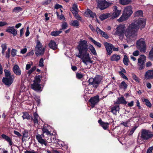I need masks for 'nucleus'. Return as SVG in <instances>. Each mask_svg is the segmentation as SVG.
<instances>
[{"instance_id":"obj_1","label":"nucleus","mask_w":153,"mask_h":153,"mask_svg":"<svg viewBox=\"0 0 153 153\" xmlns=\"http://www.w3.org/2000/svg\"><path fill=\"white\" fill-rule=\"evenodd\" d=\"M77 49L79 51V54L76 56L80 58L85 65H87L89 63H92L93 61L91 60L89 54L88 52V46L86 41L84 40L80 41L79 45L77 46ZM88 49L95 56L97 55L96 50L92 45H90Z\"/></svg>"},{"instance_id":"obj_2","label":"nucleus","mask_w":153,"mask_h":153,"mask_svg":"<svg viewBox=\"0 0 153 153\" xmlns=\"http://www.w3.org/2000/svg\"><path fill=\"white\" fill-rule=\"evenodd\" d=\"M146 20L143 18L135 19L129 25L126 33L127 39L134 38L137 36V32L139 28L142 29L146 25Z\"/></svg>"},{"instance_id":"obj_3","label":"nucleus","mask_w":153,"mask_h":153,"mask_svg":"<svg viewBox=\"0 0 153 153\" xmlns=\"http://www.w3.org/2000/svg\"><path fill=\"white\" fill-rule=\"evenodd\" d=\"M126 26L124 24H120L118 25L115 30V32L113 34L115 35L118 36L120 39H123L124 35L126 36V33L128 29V28L125 30Z\"/></svg>"},{"instance_id":"obj_4","label":"nucleus","mask_w":153,"mask_h":153,"mask_svg":"<svg viewBox=\"0 0 153 153\" xmlns=\"http://www.w3.org/2000/svg\"><path fill=\"white\" fill-rule=\"evenodd\" d=\"M133 13L132 7L129 6L126 7L124 9L123 13L118 19V21L122 22L127 20Z\"/></svg>"},{"instance_id":"obj_5","label":"nucleus","mask_w":153,"mask_h":153,"mask_svg":"<svg viewBox=\"0 0 153 153\" xmlns=\"http://www.w3.org/2000/svg\"><path fill=\"white\" fill-rule=\"evenodd\" d=\"M41 77L37 76L35 77L33 81V83L31 85V88L36 91H41V86L40 83L41 81Z\"/></svg>"},{"instance_id":"obj_6","label":"nucleus","mask_w":153,"mask_h":153,"mask_svg":"<svg viewBox=\"0 0 153 153\" xmlns=\"http://www.w3.org/2000/svg\"><path fill=\"white\" fill-rule=\"evenodd\" d=\"M45 50V48L43 47L42 43L39 41L37 40L34 49L36 55L37 56L42 55L44 53Z\"/></svg>"},{"instance_id":"obj_7","label":"nucleus","mask_w":153,"mask_h":153,"mask_svg":"<svg viewBox=\"0 0 153 153\" xmlns=\"http://www.w3.org/2000/svg\"><path fill=\"white\" fill-rule=\"evenodd\" d=\"M36 138L39 143L42 145L44 144L45 146L47 145V142L50 143L52 142L51 139L50 140H49L48 137H45L43 134L41 135L38 134L36 135Z\"/></svg>"},{"instance_id":"obj_8","label":"nucleus","mask_w":153,"mask_h":153,"mask_svg":"<svg viewBox=\"0 0 153 153\" xmlns=\"http://www.w3.org/2000/svg\"><path fill=\"white\" fill-rule=\"evenodd\" d=\"M136 47L139 49L140 52L144 53L146 52V45L143 39H140L137 42Z\"/></svg>"},{"instance_id":"obj_9","label":"nucleus","mask_w":153,"mask_h":153,"mask_svg":"<svg viewBox=\"0 0 153 153\" xmlns=\"http://www.w3.org/2000/svg\"><path fill=\"white\" fill-rule=\"evenodd\" d=\"M153 137V132L146 129H143L141 131V138L144 140H147Z\"/></svg>"},{"instance_id":"obj_10","label":"nucleus","mask_w":153,"mask_h":153,"mask_svg":"<svg viewBox=\"0 0 153 153\" xmlns=\"http://www.w3.org/2000/svg\"><path fill=\"white\" fill-rule=\"evenodd\" d=\"M101 80V78L100 76H96L94 78H90L88 82L89 84L92 85L94 87H97Z\"/></svg>"},{"instance_id":"obj_11","label":"nucleus","mask_w":153,"mask_h":153,"mask_svg":"<svg viewBox=\"0 0 153 153\" xmlns=\"http://www.w3.org/2000/svg\"><path fill=\"white\" fill-rule=\"evenodd\" d=\"M97 6L101 10H104L111 4V3H108L105 0H98Z\"/></svg>"},{"instance_id":"obj_12","label":"nucleus","mask_w":153,"mask_h":153,"mask_svg":"<svg viewBox=\"0 0 153 153\" xmlns=\"http://www.w3.org/2000/svg\"><path fill=\"white\" fill-rule=\"evenodd\" d=\"M146 57L144 55H141L138 59V68L141 70L144 68V65L145 62Z\"/></svg>"},{"instance_id":"obj_13","label":"nucleus","mask_w":153,"mask_h":153,"mask_svg":"<svg viewBox=\"0 0 153 153\" xmlns=\"http://www.w3.org/2000/svg\"><path fill=\"white\" fill-rule=\"evenodd\" d=\"M14 79V75H12V76H10V77H3L2 81L6 85L9 86L13 82Z\"/></svg>"},{"instance_id":"obj_14","label":"nucleus","mask_w":153,"mask_h":153,"mask_svg":"<svg viewBox=\"0 0 153 153\" xmlns=\"http://www.w3.org/2000/svg\"><path fill=\"white\" fill-rule=\"evenodd\" d=\"M103 44L107 51V54L110 55L112 52L113 45L110 43L106 42H104Z\"/></svg>"},{"instance_id":"obj_15","label":"nucleus","mask_w":153,"mask_h":153,"mask_svg":"<svg viewBox=\"0 0 153 153\" xmlns=\"http://www.w3.org/2000/svg\"><path fill=\"white\" fill-rule=\"evenodd\" d=\"M113 13H111L112 18H115L119 16L120 14L121 10H118L116 6L113 7Z\"/></svg>"},{"instance_id":"obj_16","label":"nucleus","mask_w":153,"mask_h":153,"mask_svg":"<svg viewBox=\"0 0 153 153\" xmlns=\"http://www.w3.org/2000/svg\"><path fill=\"white\" fill-rule=\"evenodd\" d=\"M89 101L91 103V106L93 107L99 102V96L97 95L91 97Z\"/></svg>"},{"instance_id":"obj_17","label":"nucleus","mask_w":153,"mask_h":153,"mask_svg":"<svg viewBox=\"0 0 153 153\" xmlns=\"http://www.w3.org/2000/svg\"><path fill=\"white\" fill-rule=\"evenodd\" d=\"M5 31L7 32L12 34L13 36H16L17 33V30L14 29V27H7Z\"/></svg>"},{"instance_id":"obj_18","label":"nucleus","mask_w":153,"mask_h":153,"mask_svg":"<svg viewBox=\"0 0 153 153\" xmlns=\"http://www.w3.org/2000/svg\"><path fill=\"white\" fill-rule=\"evenodd\" d=\"M13 71L15 74L17 76H20L21 74V69L17 65H15L13 66Z\"/></svg>"},{"instance_id":"obj_19","label":"nucleus","mask_w":153,"mask_h":153,"mask_svg":"<svg viewBox=\"0 0 153 153\" xmlns=\"http://www.w3.org/2000/svg\"><path fill=\"white\" fill-rule=\"evenodd\" d=\"M96 31L97 34L101 35L102 36L104 37L106 39H108V38L109 37L107 34L106 33L101 30L98 27H97Z\"/></svg>"},{"instance_id":"obj_20","label":"nucleus","mask_w":153,"mask_h":153,"mask_svg":"<svg viewBox=\"0 0 153 153\" xmlns=\"http://www.w3.org/2000/svg\"><path fill=\"white\" fill-rule=\"evenodd\" d=\"M145 78L148 79H153V70H149L147 71L145 75Z\"/></svg>"},{"instance_id":"obj_21","label":"nucleus","mask_w":153,"mask_h":153,"mask_svg":"<svg viewBox=\"0 0 153 153\" xmlns=\"http://www.w3.org/2000/svg\"><path fill=\"white\" fill-rule=\"evenodd\" d=\"M49 47L53 50H56L57 48V45L56 42L53 40H51L48 44Z\"/></svg>"},{"instance_id":"obj_22","label":"nucleus","mask_w":153,"mask_h":153,"mask_svg":"<svg viewBox=\"0 0 153 153\" xmlns=\"http://www.w3.org/2000/svg\"><path fill=\"white\" fill-rule=\"evenodd\" d=\"M2 138L5 140L9 143V145L11 146L13 144L12 139L9 137L4 134H2L1 135Z\"/></svg>"},{"instance_id":"obj_23","label":"nucleus","mask_w":153,"mask_h":153,"mask_svg":"<svg viewBox=\"0 0 153 153\" xmlns=\"http://www.w3.org/2000/svg\"><path fill=\"white\" fill-rule=\"evenodd\" d=\"M98 122L104 129L106 130L108 128L109 123H108L102 122L101 119L99 120Z\"/></svg>"},{"instance_id":"obj_24","label":"nucleus","mask_w":153,"mask_h":153,"mask_svg":"<svg viewBox=\"0 0 153 153\" xmlns=\"http://www.w3.org/2000/svg\"><path fill=\"white\" fill-rule=\"evenodd\" d=\"M39 117L38 114L36 113L33 114V117L32 118L33 120L35 125H37L38 124V121L39 119Z\"/></svg>"},{"instance_id":"obj_25","label":"nucleus","mask_w":153,"mask_h":153,"mask_svg":"<svg viewBox=\"0 0 153 153\" xmlns=\"http://www.w3.org/2000/svg\"><path fill=\"white\" fill-rule=\"evenodd\" d=\"M127 102L123 97H118L116 102L117 104H122L124 105L126 104Z\"/></svg>"},{"instance_id":"obj_26","label":"nucleus","mask_w":153,"mask_h":153,"mask_svg":"<svg viewBox=\"0 0 153 153\" xmlns=\"http://www.w3.org/2000/svg\"><path fill=\"white\" fill-rule=\"evenodd\" d=\"M119 106L118 105H116L111 108V111L114 114L116 115L117 114V112L119 111Z\"/></svg>"},{"instance_id":"obj_27","label":"nucleus","mask_w":153,"mask_h":153,"mask_svg":"<svg viewBox=\"0 0 153 153\" xmlns=\"http://www.w3.org/2000/svg\"><path fill=\"white\" fill-rule=\"evenodd\" d=\"M111 16V13H106L101 15L100 16V18L101 20H103Z\"/></svg>"},{"instance_id":"obj_28","label":"nucleus","mask_w":153,"mask_h":153,"mask_svg":"<svg viewBox=\"0 0 153 153\" xmlns=\"http://www.w3.org/2000/svg\"><path fill=\"white\" fill-rule=\"evenodd\" d=\"M120 59V56L119 55L114 54L112 55L110 58L111 60L112 61H117Z\"/></svg>"},{"instance_id":"obj_29","label":"nucleus","mask_w":153,"mask_h":153,"mask_svg":"<svg viewBox=\"0 0 153 153\" xmlns=\"http://www.w3.org/2000/svg\"><path fill=\"white\" fill-rule=\"evenodd\" d=\"M88 39L97 47L99 48H100L101 47V43L94 40L92 37H88Z\"/></svg>"},{"instance_id":"obj_30","label":"nucleus","mask_w":153,"mask_h":153,"mask_svg":"<svg viewBox=\"0 0 153 153\" xmlns=\"http://www.w3.org/2000/svg\"><path fill=\"white\" fill-rule=\"evenodd\" d=\"M71 11L73 13H77L78 9L77 8V5L74 4L73 5V6Z\"/></svg>"},{"instance_id":"obj_31","label":"nucleus","mask_w":153,"mask_h":153,"mask_svg":"<svg viewBox=\"0 0 153 153\" xmlns=\"http://www.w3.org/2000/svg\"><path fill=\"white\" fill-rule=\"evenodd\" d=\"M70 25L72 26L78 27L79 26V22L76 20H72L70 22Z\"/></svg>"},{"instance_id":"obj_32","label":"nucleus","mask_w":153,"mask_h":153,"mask_svg":"<svg viewBox=\"0 0 153 153\" xmlns=\"http://www.w3.org/2000/svg\"><path fill=\"white\" fill-rule=\"evenodd\" d=\"M62 32L61 30L58 31L55 30L51 32V35L53 36H58Z\"/></svg>"},{"instance_id":"obj_33","label":"nucleus","mask_w":153,"mask_h":153,"mask_svg":"<svg viewBox=\"0 0 153 153\" xmlns=\"http://www.w3.org/2000/svg\"><path fill=\"white\" fill-rule=\"evenodd\" d=\"M130 0H120L119 2L120 4L123 5H127L129 4L131 2Z\"/></svg>"},{"instance_id":"obj_34","label":"nucleus","mask_w":153,"mask_h":153,"mask_svg":"<svg viewBox=\"0 0 153 153\" xmlns=\"http://www.w3.org/2000/svg\"><path fill=\"white\" fill-rule=\"evenodd\" d=\"M43 133H45L46 135H48V138L50 137L51 136L50 132L46 128L45 126L42 129Z\"/></svg>"},{"instance_id":"obj_35","label":"nucleus","mask_w":153,"mask_h":153,"mask_svg":"<svg viewBox=\"0 0 153 153\" xmlns=\"http://www.w3.org/2000/svg\"><path fill=\"white\" fill-rule=\"evenodd\" d=\"M85 13L89 14L90 17L92 18H94L96 16V15L93 12L89 9H87L86 11L85 12Z\"/></svg>"},{"instance_id":"obj_36","label":"nucleus","mask_w":153,"mask_h":153,"mask_svg":"<svg viewBox=\"0 0 153 153\" xmlns=\"http://www.w3.org/2000/svg\"><path fill=\"white\" fill-rule=\"evenodd\" d=\"M123 62L124 64L125 65H128V62H129V60L128 57L126 55H125L124 56L123 59Z\"/></svg>"},{"instance_id":"obj_37","label":"nucleus","mask_w":153,"mask_h":153,"mask_svg":"<svg viewBox=\"0 0 153 153\" xmlns=\"http://www.w3.org/2000/svg\"><path fill=\"white\" fill-rule=\"evenodd\" d=\"M1 47L2 49V54H4L5 51L7 49V46L6 44L4 43L2 44L1 45Z\"/></svg>"},{"instance_id":"obj_38","label":"nucleus","mask_w":153,"mask_h":153,"mask_svg":"<svg viewBox=\"0 0 153 153\" xmlns=\"http://www.w3.org/2000/svg\"><path fill=\"white\" fill-rule=\"evenodd\" d=\"M22 113L23 114V115L22 117L23 119H28L29 118L30 115L27 112H23Z\"/></svg>"},{"instance_id":"obj_39","label":"nucleus","mask_w":153,"mask_h":153,"mask_svg":"<svg viewBox=\"0 0 153 153\" xmlns=\"http://www.w3.org/2000/svg\"><path fill=\"white\" fill-rule=\"evenodd\" d=\"M4 74L5 75V77H10V76H12V75H11L10 72L6 69L4 70Z\"/></svg>"},{"instance_id":"obj_40","label":"nucleus","mask_w":153,"mask_h":153,"mask_svg":"<svg viewBox=\"0 0 153 153\" xmlns=\"http://www.w3.org/2000/svg\"><path fill=\"white\" fill-rule=\"evenodd\" d=\"M127 85L126 83V82L123 81L121 82L120 85V88H123L125 89L127 88Z\"/></svg>"},{"instance_id":"obj_41","label":"nucleus","mask_w":153,"mask_h":153,"mask_svg":"<svg viewBox=\"0 0 153 153\" xmlns=\"http://www.w3.org/2000/svg\"><path fill=\"white\" fill-rule=\"evenodd\" d=\"M142 15L143 12L140 10L137 11L134 13V15L135 16H142Z\"/></svg>"},{"instance_id":"obj_42","label":"nucleus","mask_w":153,"mask_h":153,"mask_svg":"<svg viewBox=\"0 0 153 153\" xmlns=\"http://www.w3.org/2000/svg\"><path fill=\"white\" fill-rule=\"evenodd\" d=\"M143 101L146 102V104L147 106L149 107H151L152 104L148 99H143Z\"/></svg>"},{"instance_id":"obj_43","label":"nucleus","mask_w":153,"mask_h":153,"mask_svg":"<svg viewBox=\"0 0 153 153\" xmlns=\"http://www.w3.org/2000/svg\"><path fill=\"white\" fill-rule=\"evenodd\" d=\"M123 72H125V70H123V71H120L119 72V74L124 79H125L127 80H128V78L123 73Z\"/></svg>"},{"instance_id":"obj_44","label":"nucleus","mask_w":153,"mask_h":153,"mask_svg":"<svg viewBox=\"0 0 153 153\" xmlns=\"http://www.w3.org/2000/svg\"><path fill=\"white\" fill-rule=\"evenodd\" d=\"M33 64V63L32 62H29L28 64L26 65L25 68L26 70H28L31 67V66Z\"/></svg>"},{"instance_id":"obj_45","label":"nucleus","mask_w":153,"mask_h":153,"mask_svg":"<svg viewBox=\"0 0 153 153\" xmlns=\"http://www.w3.org/2000/svg\"><path fill=\"white\" fill-rule=\"evenodd\" d=\"M74 16L75 17L76 19H77L78 20H81L82 19L80 17L77 13H73Z\"/></svg>"},{"instance_id":"obj_46","label":"nucleus","mask_w":153,"mask_h":153,"mask_svg":"<svg viewBox=\"0 0 153 153\" xmlns=\"http://www.w3.org/2000/svg\"><path fill=\"white\" fill-rule=\"evenodd\" d=\"M57 17L58 18L60 19H63V20H65V18L63 15L61 14L59 16L58 15V13L56 12Z\"/></svg>"},{"instance_id":"obj_47","label":"nucleus","mask_w":153,"mask_h":153,"mask_svg":"<svg viewBox=\"0 0 153 153\" xmlns=\"http://www.w3.org/2000/svg\"><path fill=\"white\" fill-rule=\"evenodd\" d=\"M51 2V0H46L42 2V4L43 5H48Z\"/></svg>"},{"instance_id":"obj_48","label":"nucleus","mask_w":153,"mask_h":153,"mask_svg":"<svg viewBox=\"0 0 153 153\" xmlns=\"http://www.w3.org/2000/svg\"><path fill=\"white\" fill-rule=\"evenodd\" d=\"M23 137L27 138L28 137V134L27 131L25 130L23 132Z\"/></svg>"},{"instance_id":"obj_49","label":"nucleus","mask_w":153,"mask_h":153,"mask_svg":"<svg viewBox=\"0 0 153 153\" xmlns=\"http://www.w3.org/2000/svg\"><path fill=\"white\" fill-rule=\"evenodd\" d=\"M36 69V67L35 66L32 67L30 70H29L27 73V74L30 75Z\"/></svg>"},{"instance_id":"obj_50","label":"nucleus","mask_w":153,"mask_h":153,"mask_svg":"<svg viewBox=\"0 0 153 153\" xmlns=\"http://www.w3.org/2000/svg\"><path fill=\"white\" fill-rule=\"evenodd\" d=\"M67 23L65 22H64L62 23V29H61V30L62 29H65L67 28Z\"/></svg>"},{"instance_id":"obj_51","label":"nucleus","mask_w":153,"mask_h":153,"mask_svg":"<svg viewBox=\"0 0 153 153\" xmlns=\"http://www.w3.org/2000/svg\"><path fill=\"white\" fill-rule=\"evenodd\" d=\"M132 78L135 80L137 82H139L140 79L136 75L134 74H132Z\"/></svg>"},{"instance_id":"obj_52","label":"nucleus","mask_w":153,"mask_h":153,"mask_svg":"<svg viewBox=\"0 0 153 153\" xmlns=\"http://www.w3.org/2000/svg\"><path fill=\"white\" fill-rule=\"evenodd\" d=\"M149 57L151 59H153V48L149 52Z\"/></svg>"},{"instance_id":"obj_53","label":"nucleus","mask_w":153,"mask_h":153,"mask_svg":"<svg viewBox=\"0 0 153 153\" xmlns=\"http://www.w3.org/2000/svg\"><path fill=\"white\" fill-rule=\"evenodd\" d=\"M21 10H22V8L21 7H16L14 8L13 11L14 12H18Z\"/></svg>"},{"instance_id":"obj_54","label":"nucleus","mask_w":153,"mask_h":153,"mask_svg":"<svg viewBox=\"0 0 153 153\" xmlns=\"http://www.w3.org/2000/svg\"><path fill=\"white\" fill-rule=\"evenodd\" d=\"M43 58H41L40 59L39 62V66L42 67L44 66L43 64Z\"/></svg>"},{"instance_id":"obj_55","label":"nucleus","mask_w":153,"mask_h":153,"mask_svg":"<svg viewBox=\"0 0 153 153\" xmlns=\"http://www.w3.org/2000/svg\"><path fill=\"white\" fill-rule=\"evenodd\" d=\"M17 51L16 50L13 49L12 50L11 55L14 57L16 55Z\"/></svg>"},{"instance_id":"obj_56","label":"nucleus","mask_w":153,"mask_h":153,"mask_svg":"<svg viewBox=\"0 0 153 153\" xmlns=\"http://www.w3.org/2000/svg\"><path fill=\"white\" fill-rule=\"evenodd\" d=\"M136 129V127H134L133 128H132L131 129L130 131H129V135H132L133 133H134V131Z\"/></svg>"},{"instance_id":"obj_57","label":"nucleus","mask_w":153,"mask_h":153,"mask_svg":"<svg viewBox=\"0 0 153 153\" xmlns=\"http://www.w3.org/2000/svg\"><path fill=\"white\" fill-rule=\"evenodd\" d=\"M8 25V24L6 22H0V27H3Z\"/></svg>"},{"instance_id":"obj_58","label":"nucleus","mask_w":153,"mask_h":153,"mask_svg":"<svg viewBox=\"0 0 153 153\" xmlns=\"http://www.w3.org/2000/svg\"><path fill=\"white\" fill-rule=\"evenodd\" d=\"M76 77L78 79H80L83 77V75L80 73H77L76 74Z\"/></svg>"},{"instance_id":"obj_59","label":"nucleus","mask_w":153,"mask_h":153,"mask_svg":"<svg viewBox=\"0 0 153 153\" xmlns=\"http://www.w3.org/2000/svg\"><path fill=\"white\" fill-rule=\"evenodd\" d=\"M139 54V52L138 51H134L133 53V55L134 56H137Z\"/></svg>"},{"instance_id":"obj_60","label":"nucleus","mask_w":153,"mask_h":153,"mask_svg":"<svg viewBox=\"0 0 153 153\" xmlns=\"http://www.w3.org/2000/svg\"><path fill=\"white\" fill-rule=\"evenodd\" d=\"M153 149L152 147H150L147 150L146 153H152Z\"/></svg>"},{"instance_id":"obj_61","label":"nucleus","mask_w":153,"mask_h":153,"mask_svg":"<svg viewBox=\"0 0 153 153\" xmlns=\"http://www.w3.org/2000/svg\"><path fill=\"white\" fill-rule=\"evenodd\" d=\"M25 153H38V152H35L34 150H32V151H26L25 152Z\"/></svg>"},{"instance_id":"obj_62","label":"nucleus","mask_w":153,"mask_h":153,"mask_svg":"<svg viewBox=\"0 0 153 153\" xmlns=\"http://www.w3.org/2000/svg\"><path fill=\"white\" fill-rule=\"evenodd\" d=\"M134 101H131L130 102L128 103V105L129 107H132L134 105Z\"/></svg>"},{"instance_id":"obj_63","label":"nucleus","mask_w":153,"mask_h":153,"mask_svg":"<svg viewBox=\"0 0 153 153\" xmlns=\"http://www.w3.org/2000/svg\"><path fill=\"white\" fill-rule=\"evenodd\" d=\"M27 51V49L26 48H24L21 50V53L22 54L25 53Z\"/></svg>"},{"instance_id":"obj_64","label":"nucleus","mask_w":153,"mask_h":153,"mask_svg":"<svg viewBox=\"0 0 153 153\" xmlns=\"http://www.w3.org/2000/svg\"><path fill=\"white\" fill-rule=\"evenodd\" d=\"M14 133L15 134L17 135L19 137H20V136H21V135L20 134V133L19 132L17 131H14Z\"/></svg>"}]
</instances>
